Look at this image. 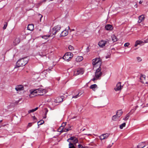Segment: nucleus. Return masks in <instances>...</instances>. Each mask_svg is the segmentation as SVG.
I'll return each mask as SVG.
<instances>
[{"instance_id": "obj_1", "label": "nucleus", "mask_w": 148, "mask_h": 148, "mask_svg": "<svg viewBox=\"0 0 148 148\" xmlns=\"http://www.w3.org/2000/svg\"><path fill=\"white\" fill-rule=\"evenodd\" d=\"M29 60L28 57L23 58L18 60L16 63V66L19 67L25 66L26 64Z\"/></svg>"}, {"instance_id": "obj_2", "label": "nucleus", "mask_w": 148, "mask_h": 148, "mask_svg": "<svg viewBox=\"0 0 148 148\" xmlns=\"http://www.w3.org/2000/svg\"><path fill=\"white\" fill-rule=\"evenodd\" d=\"M39 93L45 94L46 93L45 90L44 88H40L35 89L31 92L30 95H33L34 96H38L37 94Z\"/></svg>"}, {"instance_id": "obj_3", "label": "nucleus", "mask_w": 148, "mask_h": 148, "mask_svg": "<svg viewBox=\"0 0 148 148\" xmlns=\"http://www.w3.org/2000/svg\"><path fill=\"white\" fill-rule=\"evenodd\" d=\"M102 62V60H101L99 58H96L92 60V64L95 67L96 66H98L99 67H100Z\"/></svg>"}, {"instance_id": "obj_4", "label": "nucleus", "mask_w": 148, "mask_h": 148, "mask_svg": "<svg viewBox=\"0 0 148 148\" xmlns=\"http://www.w3.org/2000/svg\"><path fill=\"white\" fill-rule=\"evenodd\" d=\"M73 56V53L71 52H68L66 53L63 57L64 59L68 61L70 60Z\"/></svg>"}, {"instance_id": "obj_5", "label": "nucleus", "mask_w": 148, "mask_h": 148, "mask_svg": "<svg viewBox=\"0 0 148 148\" xmlns=\"http://www.w3.org/2000/svg\"><path fill=\"white\" fill-rule=\"evenodd\" d=\"M60 29L61 27L60 26L57 25L51 29L50 32L53 35H55Z\"/></svg>"}, {"instance_id": "obj_6", "label": "nucleus", "mask_w": 148, "mask_h": 148, "mask_svg": "<svg viewBox=\"0 0 148 148\" xmlns=\"http://www.w3.org/2000/svg\"><path fill=\"white\" fill-rule=\"evenodd\" d=\"M101 68L99 66V68L97 69L95 72V77L97 79H99V78L102 75V73L101 71Z\"/></svg>"}, {"instance_id": "obj_7", "label": "nucleus", "mask_w": 148, "mask_h": 148, "mask_svg": "<svg viewBox=\"0 0 148 148\" xmlns=\"http://www.w3.org/2000/svg\"><path fill=\"white\" fill-rule=\"evenodd\" d=\"M98 45L100 47H103L106 45H109V43L108 41L102 40L99 42Z\"/></svg>"}, {"instance_id": "obj_8", "label": "nucleus", "mask_w": 148, "mask_h": 148, "mask_svg": "<svg viewBox=\"0 0 148 148\" xmlns=\"http://www.w3.org/2000/svg\"><path fill=\"white\" fill-rule=\"evenodd\" d=\"M92 106L95 108H100L104 106L105 105L102 104L101 102H93Z\"/></svg>"}, {"instance_id": "obj_9", "label": "nucleus", "mask_w": 148, "mask_h": 148, "mask_svg": "<svg viewBox=\"0 0 148 148\" xmlns=\"http://www.w3.org/2000/svg\"><path fill=\"white\" fill-rule=\"evenodd\" d=\"M84 71L82 69H75L74 71V74L75 75H77L79 74H83Z\"/></svg>"}, {"instance_id": "obj_10", "label": "nucleus", "mask_w": 148, "mask_h": 148, "mask_svg": "<svg viewBox=\"0 0 148 148\" xmlns=\"http://www.w3.org/2000/svg\"><path fill=\"white\" fill-rule=\"evenodd\" d=\"M121 83L119 82L117 84L116 87L114 88L115 91H117L121 90L123 88V86L121 85Z\"/></svg>"}, {"instance_id": "obj_11", "label": "nucleus", "mask_w": 148, "mask_h": 148, "mask_svg": "<svg viewBox=\"0 0 148 148\" xmlns=\"http://www.w3.org/2000/svg\"><path fill=\"white\" fill-rule=\"evenodd\" d=\"M110 135V134L108 133L103 134L101 135L99 138L101 140H103L107 138Z\"/></svg>"}, {"instance_id": "obj_12", "label": "nucleus", "mask_w": 148, "mask_h": 148, "mask_svg": "<svg viewBox=\"0 0 148 148\" xmlns=\"http://www.w3.org/2000/svg\"><path fill=\"white\" fill-rule=\"evenodd\" d=\"M145 75L141 74V75L140 78V79L141 82L143 83H145L146 84H148V82H145Z\"/></svg>"}, {"instance_id": "obj_13", "label": "nucleus", "mask_w": 148, "mask_h": 148, "mask_svg": "<svg viewBox=\"0 0 148 148\" xmlns=\"http://www.w3.org/2000/svg\"><path fill=\"white\" fill-rule=\"evenodd\" d=\"M15 89L16 91H20L24 90V87L21 85H17L16 86Z\"/></svg>"}, {"instance_id": "obj_14", "label": "nucleus", "mask_w": 148, "mask_h": 148, "mask_svg": "<svg viewBox=\"0 0 148 148\" xmlns=\"http://www.w3.org/2000/svg\"><path fill=\"white\" fill-rule=\"evenodd\" d=\"M146 146V144L145 142H143L139 143L137 146V148H143Z\"/></svg>"}, {"instance_id": "obj_15", "label": "nucleus", "mask_w": 148, "mask_h": 148, "mask_svg": "<svg viewBox=\"0 0 148 148\" xmlns=\"http://www.w3.org/2000/svg\"><path fill=\"white\" fill-rule=\"evenodd\" d=\"M65 100L64 97L63 96L58 97L56 99V101L57 102H62Z\"/></svg>"}, {"instance_id": "obj_16", "label": "nucleus", "mask_w": 148, "mask_h": 148, "mask_svg": "<svg viewBox=\"0 0 148 148\" xmlns=\"http://www.w3.org/2000/svg\"><path fill=\"white\" fill-rule=\"evenodd\" d=\"M27 29L29 30L32 31L34 29V25L32 24H29L27 27Z\"/></svg>"}, {"instance_id": "obj_17", "label": "nucleus", "mask_w": 148, "mask_h": 148, "mask_svg": "<svg viewBox=\"0 0 148 148\" xmlns=\"http://www.w3.org/2000/svg\"><path fill=\"white\" fill-rule=\"evenodd\" d=\"M138 18L139 20L138 21V22L139 23H140L144 20L145 17L143 15H142L140 16Z\"/></svg>"}, {"instance_id": "obj_18", "label": "nucleus", "mask_w": 148, "mask_h": 148, "mask_svg": "<svg viewBox=\"0 0 148 148\" xmlns=\"http://www.w3.org/2000/svg\"><path fill=\"white\" fill-rule=\"evenodd\" d=\"M61 129H62V130L60 131V132H67V131H69V130H71V127H70L68 128H61Z\"/></svg>"}, {"instance_id": "obj_19", "label": "nucleus", "mask_w": 148, "mask_h": 148, "mask_svg": "<svg viewBox=\"0 0 148 148\" xmlns=\"http://www.w3.org/2000/svg\"><path fill=\"white\" fill-rule=\"evenodd\" d=\"M105 28L107 30H111L113 29L112 26L109 24L106 25L105 26Z\"/></svg>"}, {"instance_id": "obj_20", "label": "nucleus", "mask_w": 148, "mask_h": 148, "mask_svg": "<svg viewBox=\"0 0 148 148\" xmlns=\"http://www.w3.org/2000/svg\"><path fill=\"white\" fill-rule=\"evenodd\" d=\"M123 112L121 110H119L117 111L116 113V114L117 117H120L122 115Z\"/></svg>"}, {"instance_id": "obj_21", "label": "nucleus", "mask_w": 148, "mask_h": 148, "mask_svg": "<svg viewBox=\"0 0 148 148\" xmlns=\"http://www.w3.org/2000/svg\"><path fill=\"white\" fill-rule=\"evenodd\" d=\"M68 34V32L66 30H65L62 32L60 35L61 36H67Z\"/></svg>"}, {"instance_id": "obj_22", "label": "nucleus", "mask_w": 148, "mask_h": 148, "mask_svg": "<svg viewBox=\"0 0 148 148\" xmlns=\"http://www.w3.org/2000/svg\"><path fill=\"white\" fill-rule=\"evenodd\" d=\"M20 40L19 38H16L14 42V45H16L17 44H18L20 42Z\"/></svg>"}, {"instance_id": "obj_23", "label": "nucleus", "mask_w": 148, "mask_h": 148, "mask_svg": "<svg viewBox=\"0 0 148 148\" xmlns=\"http://www.w3.org/2000/svg\"><path fill=\"white\" fill-rule=\"evenodd\" d=\"M83 58V57L82 56H79L77 57L76 59V60L77 62H80L82 61Z\"/></svg>"}, {"instance_id": "obj_24", "label": "nucleus", "mask_w": 148, "mask_h": 148, "mask_svg": "<svg viewBox=\"0 0 148 148\" xmlns=\"http://www.w3.org/2000/svg\"><path fill=\"white\" fill-rule=\"evenodd\" d=\"M51 71L50 69H46L45 70H44L43 71L42 73V74L43 75H44L45 76H46V74L47 73V72H48L49 73H50V71Z\"/></svg>"}, {"instance_id": "obj_25", "label": "nucleus", "mask_w": 148, "mask_h": 148, "mask_svg": "<svg viewBox=\"0 0 148 148\" xmlns=\"http://www.w3.org/2000/svg\"><path fill=\"white\" fill-rule=\"evenodd\" d=\"M111 37L112 40L113 42H115L116 41L118 40L117 38L114 35H112Z\"/></svg>"}, {"instance_id": "obj_26", "label": "nucleus", "mask_w": 148, "mask_h": 148, "mask_svg": "<svg viewBox=\"0 0 148 148\" xmlns=\"http://www.w3.org/2000/svg\"><path fill=\"white\" fill-rule=\"evenodd\" d=\"M97 87V86L96 84L92 85L90 87V88L92 89L93 90H95V88Z\"/></svg>"}, {"instance_id": "obj_27", "label": "nucleus", "mask_w": 148, "mask_h": 148, "mask_svg": "<svg viewBox=\"0 0 148 148\" xmlns=\"http://www.w3.org/2000/svg\"><path fill=\"white\" fill-rule=\"evenodd\" d=\"M40 47L42 48L43 50H45L47 48V47L46 45L42 44L40 45Z\"/></svg>"}, {"instance_id": "obj_28", "label": "nucleus", "mask_w": 148, "mask_h": 148, "mask_svg": "<svg viewBox=\"0 0 148 148\" xmlns=\"http://www.w3.org/2000/svg\"><path fill=\"white\" fill-rule=\"evenodd\" d=\"M119 118V117H117L116 114V115H114L112 116V119L113 121H116Z\"/></svg>"}, {"instance_id": "obj_29", "label": "nucleus", "mask_w": 148, "mask_h": 148, "mask_svg": "<svg viewBox=\"0 0 148 148\" xmlns=\"http://www.w3.org/2000/svg\"><path fill=\"white\" fill-rule=\"evenodd\" d=\"M130 116V115L129 113H128L126 115L125 117L123 119V120L125 121H127L128 119Z\"/></svg>"}, {"instance_id": "obj_30", "label": "nucleus", "mask_w": 148, "mask_h": 148, "mask_svg": "<svg viewBox=\"0 0 148 148\" xmlns=\"http://www.w3.org/2000/svg\"><path fill=\"white\" fill-rule=\"evenodd\" d=\"M69 148H75L74 147L73 143H72L70 142L69 144Z\"/></svg>"}, {"instance_id": "obj_31", "label": "nucleus", "mask_w": 148, "mask_h": 148, "mask_svg": "<svg viewBox=\"0 0 148 148\" xmlns=\"http://www.w3.org/2000/svg\"><path fill=\"white\" fill-rule=\"evenodd\" d=\"M126 123H124L121 125H120V128L121 129H122L123 127H125V126Z\"/></svg>"}, {"instance_id": "obj_32", "label": "nucleus", "mask_w": 148, "mask_h": 148, "mask_svg": "<svg viewBox=\"0 0 148 148\" xmlns=\"http://www.w3.org/2000/svg\"><path fill=\"white\" fill-rule=\"evenodd\" d=\"M44 121L42 120H40L38 122V125H40L44 123Z\"/></svg>"}, {"instance_id": "obj_33", "label": "nucleus", "mask_w": 148, "mask_h": 148, "mask_svg": "<svg viewBox=\"0 0 148 148\" xmlns=\"http://www.w3.org/2000/svg\"><path fill=\"white\" fill-rule=\"evenodd\" d=\"M81 94H80V93H78V94H77L76 95L73 96L72 97V98H77L79 96H80Z\"/></svg>"}, {"instance_id": "obj_34", "label": "nucleus", "mask_w": 148, "mask_h": 148, "mask_svg": "<svg viewBox=\"0 0 148 148\" xmlns=\"http://www.w3.org/2000/svg\"><path fill=\"white\" fill-rule=\"evenodd\" d=\"M66 122L63 123L62 124V125L60 127V129L62 128H64V127L66 125Z\"/></svg>"}, {"instance_id": "obj_35", "label": "nucleus", "mask_w": 148, "mask_h": 148, "mask_svg": "<svg viewBox=\"0 0 148 148\" xmlns=\"http://www.w3.org/2000/svg\"><path fill=\"white\" fill-rule=\"evenodd\" d=\"M49 36H47V35H46V36L44 35V36H42V37L43 38L45 39H47L49 37Z\"/></svg>"}, {"instance_id": "obj_36", "label": "nucleus", "mask_w": 148, "mask_h": 148, "mask_svg": "<svg viewBox=\"0 0 148 148\" xmlns=\"http://www.w3.org/2000/svg\"><path fill=\"white\" fill-rule=\"evenodd\" d=\"M69 49L70 50H73L74 49V48L71 45H70L68 47Z\"/></svg>"}, {"instance_id": "obj_37", "label": "nucleus", "mask_w": 148, "mask_h": 148, "mask_svg": "<svg viewBox=\"0 0 148 148\" xmlns=\"http://www.w3.org/2000/svg\"><path fill=\"white\" fill-rule=\"evenodd\" d=\"M78 142V140L75 137V139L74 140L73 142L74 143V144H75L76 143H77Z\"/></svg>"}, {"instance_id": "obj_38", "label": "nucleus", "mask_w": 148, "mask_h": 148, "mask_svg": "<svg viewBox=\"0 0 148 148\" xmlns=\"http://www.w3.org/2000/svg\"><path fill=\"white\" fill-rule=\"evenodd\" d=\"M110 55H111V53L110 52L108 53L106 57V58H110Z\"/></svg>"}, {"instance_id": "obj_39", "label": "nucleus", "mask_w": 148, "mask_h": 148, "mask_svg": "<svg viewBox=\"0 0 148 148\" xmlns=\"http://www.w3.org/2000/svg\"><path fill=\"white\" fill-rule=\"evenodd\" d=\"M40 53V55L41 56H45L46 55V53H42L41 52V53Z\"/></svg>"}, {"instance_id": "obj_40", "label": "nucleus", "mask_w": 148, "mask_h": 148, "mask_svg": "<svg viewBox=\"0 0 148 148\" xmlns=\"http://www.w3.org/2000/svg\"><path fill=\"white\" fill-rule=\"evenodd\" d=\"M5 23L6 24L4 25V26L3 27V29H5L7 27V24H8L6 22Z\"/></svg>"}, {"instance_id": "obj_41", "label": "nucleus", "mask_w": 148, "mask_h": 148, "mask_svg": "<svg viewBox=\"0 0 148 148\" xmlns=\"http://www.w3.org/2000/svg\"><path fill=\"white\" fill-rule=\"evenodd\" d=\"M75 137L74 136H72L68 139V140H73Z\"/></svg>"}, {"instance_id": "obj_42", "label": "nucleus", "mask_w": 148, "mask_h": 148, "mask_svg": "<svg viewBox=\"0 0 148 148\" xmlns=\"http://www.w3.org/2000/svg\"><path fill=\"white\" fill-rule=\"evenodd\" d=\"M130 43L129 42H127L125 44L124 46L125 47H128L130 45Z\"/></svg>"}, {"instance_id": "obj_43", "label": "nucleus", "mask_w": 148, "mask_h": 148, "mask_svg": "<svg viewBox=\"0 0 148 148\" xmlns=\"http://www.w3.org/2000/svg\"><path fill=\"white\" fill-rule=\"evenodd\" d=\"M35 111V110H34V109H32V110H29L28 111V113H31V112H34Z\"/></svg>"}, {"instance_id": "obj_44", "label": "nucleus", "mask_w": 148, "mask_h": 148, "mask_svg": "<svg viewBox=\"0 0 148 148\" xmlns=\"http://www.w3.org/2000/svg\"><path fill=\"white\" fill-rule=\"evenodd\" d=\"M78 148H84V147L82 146L81 145H78Z\"/></svg>"}, {"instance_id": "obj_45", "label": "nucleus", "mask_w": 148, "mask_h": 148, "mask_svg": "<svg viewBox=\"0 0 148 148\" xmlns=\"http://www.w3.org/2000/svg\"><path fill=\"white\" fill-rule=\"evenodd\" d=\"M137 42L138 43V45H140L143 42L142 41H139V40H137Z\"/></svg>"}, {"instance_id": "obj_46", "label": "nucleus", "mask_w": 148, "mask_h": 148, "mask_svg": "<svg viewBox=\"0 0 148 148\" xmlns=\"http://www.w3.org/2000/svg\"><path fill=\"white\" fill-rule=\"evenodd\" d=\"M137 60L139 61H140L142 60L141 58L140 57H137Z\"/></svg>"}, {"instance_id": "obj_47", "label": "nucleus", "mask_w": 148, "mask_h": 148, "mask_svg": "<svg viewBox=\"0 0 148 148\" xmlns=\"http://www.w3.org/2000/svg\"><path fill=\"white\" fill-rule=\"evenodd\" d=\"M32 125V123H29L28 125H27V127H30Z\"/></svg>"}, {"instance_id": "obj_48", "label": "nucleus", "mask_w": 148, "mask_h": 148, "mask_svg": "<svg viewBox=\"0 0 148 148\" xmlns=\"http://www.w3.org/2000/svg\"><path fill=\"white\" fill-rule=\"evenodd\" d=\"M138 45V43L137 42V41H136V42H135V44L134 45V46L135 47H136Z\"/></svg>"}, {"instance_id": "obj_49", "label": "nucleus", "mask_w": 148, "mask_h": 148, "mask_svg": "<svg viewBox=\"0 0 148 148\" xmlns=\"http://www.w3.org/2000/svg\"><path fill=\"white\" fill-rule=\"evenodd\" d=\"M44 94V93H38L37 95H43V94Z\"/></svg>"}, {"instance_id": "obj_50", "label": "nucleus", "mask_w": 148, "mask_h": 148, "mask_svg": "<svg viewBox=\"0 0 148 148\" xmlns=\"http://www.w3.org/2000/svg\"><path fill=\"white\" fill-rule=\"evenodd\" d=\"M113 144V143H112V145H109L108 146V147L107 148H110L112 145Z\"/></svg>"}, {"instance_id": "obj_51", "label": "nucleus", "mask_w": 148, "mask_h": 148, "mask_svg": "<svg viewBox=\"0 0 148 148\" xmlns=\"http://www.w3.org/2000/svg\"><path fill=\"white\" fill-rule=\"evenodd\" d=\"M145 43H147L148 42V39H147L145 40H144V42Z\"/></svg>"}, {"instance_id": "obj_52", "label": "nucleus", "mask_w": 148, "mask_h": 148, "mask_svg": "<svg viewBox=\"0 0 148 148\" xmlns=\"http://www.w3.org/2000/svg\"><path fill=\"white\" fill-rule=\"evenodd\" d=\"M45 112H46V113H47V112H48V110H47V108H45Z\"/></svg>"}, {"instance_id": "obj_53", "label": "nucleus", "mask_w": 148, "mask_h": 148, "mask_svg": "<svg viewBox=\"0 0 148 148\" xmlns=\"http://www.w3.org/2000/svg\"><path fill=\"white\" fill-rule=\"evenodd\" d=\"M96 79V78H95V77L94 78L92 79V80L93 81H94L96 79Z\"/></svg>"}, {"instance_id": "obj_54", "label": "nucleus", "mask_w": 148, "mask_h": 148, "mask_svg": "<svg viewBox=\"0 0 148 148\" xmlns=\"http://www.w3.org/2000/svg\"><path fill=\"white\" fill-rule=\"evenodd\" d=\"M38 107H36V108H35V109H34L35 111L37 110L38 109Z\"/></svg>"}, {"instance_id": "obj_55", "label": "nucleus", "mask_w": 148, "mask_h": 148, "mask_svg": "<svg viewBox=\"0 0 148 148\" xmlns=\"http://www.w3.org/2000/svg\"><path fill=\"white\" fill-rule=\"evenodd\" d=\"M134 7H135V8H137V4H136L134 5Z\"/></svg>"}, {"instance_id": "obj_56", "label": "nucleus", "mask_w": 148, "mask_h": 148, "mask_svg": "<svg viewBox=\"0 0 148 148\" xmlns=\"http://www.w3.org/2000/svg\"><path fill=\"white\" fill-rule=\"evenodd\" d=\"M39 15L40 16H41V17H40V21H41V18L42 17V15H41V14H39Z\"/></svg>"}, {"instance_id": "obj_57", "label": "nucleus", "mask_w": 148, "mask_h": 148, "mask_svg": "<svg viewBox=\"0 0 148 148\" xmlns=\"http://www.w3.org/2000/svg\"><path fill=\"white\" fill-rule=\"evenodd\" d=\"M87 52H88V50H89V47H88L87 48Z\"/></svg>"}, {"instance_id": "obj_58", "label": "nucleus", "mask_w": 148, "mask_h": 148, "mask_svg": "<svg viewBox=\"0 0 148 148\" xmlns=\"http://www.w3.org/2000/svg\"><path fill=\"white\" fill-rule=\"evenodd\" d=\"M74 30H75L74 29H70V31H71V32L73 31H74Z\"/></svg>"}, {"instance_id": "obj_59", "label": "nucleus", "mask_w": 148, "mask_h": 148, "mask_svg": "<svg viewBox=\"0 0 148 148\" xmlns=\"http://www.w3.org/2000/svg\"><path fill=\"white\" fill-rule=\"evenodd\" d=\"M143 2L142 1H140L139 2V3L140 4H141Z\"/></svg>"}, {"instance_id": "obj_60", "label": "nucleus", "mask_w": 148, "mask_h": 148, "mask_svg": "<svg viewBox=\"0 0 148 148\" xmlns=\"http://www.w3.org/2000/svg\"><path fill=\"white\" fill-rule=\"evenodd\" d=\"M147 106L145 107H148V103L146 104Z\"/></svg>"}, {"instance_id": "obj_61", "label": "nucleus", "mask_w": 148, "mask_h": 148, "mask_svg": "<svg viewBox=\"0 0 148 148\" xmlns=\"http://www.w3.org/2000/svg\"><path fill=\"white\" fill-rule=\"evenodd\" d=\"M68 29L70 30V27L69 26L68 27Z\"/></svg>"}, {"instance_id": "obj_62", "label": "nucleus", "mask_w": 148, "mask_h": 148, "mask_svg": "<svg viewBox=\"0 0 148 148\" xmlns=\"http://www.w3.org/2000/svg\"><path fill=\"white\" fill-rule=\"evenodd\" d=\"M46 118V115H45V116L44 117V118L45 119Z\"/></svg>"}, {"instance_id": "obj_63", "label": "nucleus", "mask_w": 148, "mask_h": 148, "mask_svg": "<svg viewBox=\"0 0 148 148\" xmlns=\"http://www.w3.org/2000/svg\"><path fill=\"white\" fill-rule=\"evenodd\" d=\"M34 119H36V118L35 116H34Z\"/></svg>"}, {"instance_id": "obj_64", "label": "nucleus", "mask_w": 148, "mask_h": 148, "mask_svg": "<svg viewBox=\"0 0 148 148\" xmlns=\"http://www.w3.org/2000/svg\"><path fill=\"white\" fill-rule=\"evenodd\" d=\"M84 148H88L87 147H84Z\"/></svg>"}]
</instances>
